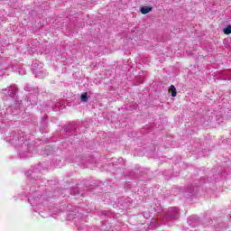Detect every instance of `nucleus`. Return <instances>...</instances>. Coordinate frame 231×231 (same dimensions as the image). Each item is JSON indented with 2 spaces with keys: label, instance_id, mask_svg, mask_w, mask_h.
<instances>
[{
  "label": "nucleus",
  "instance_id": "nucleus-1",
  "mask_svg": "<svg viewBox=\"0 0 231 231\" xmlns=\"http://www.w3.org/2000/svg\"><path fill=\"white\" fill-rule=\"evenodd\" d=\"M140 11H141V14L145 15L146 14H149V12H152V7H151V6H143V7H141Z\"/></svg>",
  "mask_w": 231,
  "mask_h": 231
},
{
  "label": "nucleus",
  "instance_id": "nucleus-2",
  "mask_svg": "<svg viewBox=\"0 0 231 231\" xmlns=\"http://www.w3.org/2000/svg\"><path fill=\"white\" fill-rule=\"evenodd\" d=\"M170 91L171 92V97H177L178 92H177L176 87H174V85H171L170 87Z\"/></svg>",
  "mask_w": 231,
  "mask_h": 231
},
{
  "label": "nucleus",
  "instance_id": "nucleus-3",
  "mask_svg": "<svg viewBox=\"0 0 231 231\" xmlns=\"http://www.w3.org/2000/svg\"><path fill=\"white\" fill-rule=\"evenodd\" d=\"M223 32L226 35H230V33H231V25H227L226 28H224Z\"/></svg>",
  "mask_w": 231,
  "mask_h": 231
},
{
  "label": "nucleus",
  "instance_id": "nucleus-4",
  "mask_svg": "<svg viewBox=\"0 0 231 231\" xmlns=\"http://www.w3.org/2000/svg\"><path fill=\"white\" fill-rule=\"evenodd\" d=\"M82 102H88V93L81 94Z\"/></svg>",
  "mask_w": 231,
  "mask_h": 231
}]
</instances>
